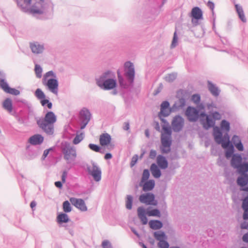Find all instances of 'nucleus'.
I'll return each mask as SVG.
<instances>
[{
	"label": "nucleus",
	"mask_w": 248,
	"mask_h": 248,
	"mask_svg": "<svg viewBox=\"0 0 248 248\" xmlns=\"http://www.w3.org/2000/svg\"><path fill=\"white\" fill-rule=\"evenodd\" d=\"M163 132L161 136V147L163 153H168L170 151L171 145V129L169 125H163L162 127Z\"/></svg>",
	"instance_id": "obj_5"
},
{
	"label": "nucleus",
	"mask_w": 248,
	"mask_h": 248,
	"mask_svg": "<svg viewBox=\"0 0 248 248\" xmlns=\"http://www.w3.org/2000/svg\"><path fill=\"white\" fill-rule=\"evenodd\" d=\"M89 147L91 150L96 152H98L100 150V147L96 144L91 143L89 145Z\"/></svg>",
	"instance_id": "obj_46"
},
{
	"label": "nucleus",
	"mask_w": 248,
	"mask_h": 248,
	"mask_svg": "<svg viewBox=\"0 0 248 248\" xmlns=\"http://www.w3.org/2000/svg\"><path fill=\"white\" fill-rule=\"evenodd\" d=\"M157 163L159 167L165 169L168 167V162L166 158L162 155H158L157 157Z\"/></svg>",
	"instance_id": "obj_24"
},
{
	"label": "nucleus",
	"mask_w": 248,
	"mask_h": 248,
	"mask_svg": "<svg viewBox=\"0 0 248 248\" xmlns=\"http://www.w3.org/2000/svg\"><path fill=\"white\" fill-rule=\"evenodd\" d=\"M184 125V119L179 116H175L172 122V129L175 131L181 130Z\"/></svg>",
	"instance_id": "obj_13"
},
{
	"label": "nucleus",
	"mask_w": 248,
	"mask_h": 248,
	"mask_svg": "<svg viewBox=\"0 0 248 248\" xmlns=\"http://www.w3.org/2000/svg\"><path fill=\"white\" fill-rule=\"evenodd\" d=\"M149 175L150 173L149 170H144L142 174L141 181L140 184V186H141L142 183H143L144 181H146L149 178Z\"/></svg>",
	"instance_id": "obj_38"
},
{
	"label": "nucleus",
	"mask_w": 248,
	"mask_h": 248,
	"mask_svg": "<svg viewBox=\"0 0 248 248\" xmlns=\"http://www.w3.org/2000/svg\"><path fill=\"white\" fill-rule=\"evenodd\" d=\"M169 103L167 101L163 102L161 105L160 113L164 116H168L169 114Z\"/></svg>",
	"instance_id": "obj_25"
},
{
	"label": "nucleus",
	"mask_w": 248,
	"mask_h": 248,
	"mask_svg": "<svg viewBox=\"0 0 248 248\" xmlns=\"http://www.w3.org/2000/svg\"><path fill=\"white\" fill-rule=\"evenodd\" d=\"M91 113L86 108H83L80 112V119L81 120L80 128L84 129L90 120Z\"/></svg>",
	"instance_id": "obj_9"
},
{
	"label": "nucleus",
	"mask_w": 248,
	"mask_h": 248,
	"mask_svg": "<svg viewBox=\"0 0 248 248\" xmlns=\"http://www.w3.org/2000/svg\"><path fill=\"white\" fill-rule=\"evenodd\" d=\"M102 246L103 248H111V245L108 241H104L102 242Z\"/></svg>",
	"instance_id": "obj_50"
},
{
	"label": "nucleus",
	"mask_w": 248,
	"mask_h": 248,
	"mask_svg": "<svg viewBox=\"0 0 248 248\" xmlns=\"http://www.w3.org/2000/svg\"><path fill=\"white\" fill-rule=\"evenodd\" d=\"M57 121L56 115L52 111L47 112L44 118H39L37 120L39 127L45 132L49 135L54 133V124Z\"/></svg>",
	"instance_id": "obj_3"
},
{
	"label": "nucleus",
	"mask_w": 248,
	"mask_h": 248,
	"mask_svg": "<svg viewBox=\"0 0 248 248\" xmlns=\"http://www.w3.org/2000/svg\"><path fill=\"white\" fill-rule=\"evenodd\" d=\"M140 201L147 205H156L157 202L155 200V196L153 194L148 193L143 194L139 197Z\"/></svg>",
	"instance_id": "obj_8"
},
{
	"label": "nucleus",
	"mask_w": 248,
	"mask_h": 248,
	"mask_svg": "<svg viewBox=\"0 0 248 248\" xmlns=\"http://www.w3.org/2000/svg\"><path fill=\"white\" fill-rule=\"evenodd\" d=\"M30 47L31 51L34 53H42L44 50V46L39 44L38 43H31L30 44Z\"/></svg>",
	"instance_id": "obj_21"
},
{
	"label": "nucleus",
	"mask_w": 248,
	"mask_h": 248,
	"mask_svg": "<svg viewBox=\"0 0 248 248\" xmlns=\"http://www.w3.org/2000/svg\"><path fill=\"white\" fill-rule=\"evenodd\" d=\"M89 171L96 181L101 179V171L98 167L93 165L91 168H89Z\"/></svg>",
	"instance_id": "obj_16"
},
{
	"label": "nucleus",
	"mask_w": 248,
	"mask_h": 248,
	"mask_svg": "<svg viewBox=\"0 0 248 248\" xmlns=\"http://www.w3.org/2000/svg\"><path fill=\"white\" fill-rule=\"evenodd\" d=\"M155 239L159 241L163 240L166 238V236L163 232H155L154 233Z\"/></svg>",
	"instance_id": "obj_36"
},
{
	"label": "nucleus",
	"mask_w": 248,
	"mask_h": 248,
	"mask_svg": "<svg viewBox=\"0 0 248 248\" xmlns=\"http://www.w3.org/2000/svg\"><path fill=\"white\" fill-rule=\"evenodd\" d=\"M243 240L245 242H248V232L244 235Z\"/></svg>",
	"instance_id": "obj_59"
},
{
	"label": "nucleus",
	"mask_w": 248,
	"mask_h": 248,
	"mask_svg": "<svg viewBox=\"0 0 248 248\" xmlns=\"http://www.w3.org/2000/svg\"><path fill=\"white\" fill-rule=\"evenodd\" d=\"M62 151L64 157L67 160L74 159L76 157V150L69 145L66 146Z\"/></svg>",
	"instance_id": "obj_12"
},
{
	"label": "nucleus",
	"mask_w": 248,
	"mask_h": 248,
	"mask_svg": "<svg viewBox=\"0 0 248 248\" xmlns=\"http://www.w3.org/2000/svg\"><path fill=\"white\" fill-rule=\"evenodd\" d=\"M243 210H244L243 214V218L244 219H248V208L243 209Z\"/></svg>",
	"instance_id": "obj_54"
},
{
	"label": "nucleus",
	"mask_w": 248,
	"mask_h": 248,
	"mask_svg": "<svg viewBox=\"0 0 248 248\" xmlns=\"http://www.w3.org/2000/svg\"><path fill=\"white\" fill-rule=\"evenodd\" d=\"M0 86L3 90L6 93L10 88L8 84L4 80H0Z\"/></svg>",
	"instance_id": "obj_42"
},
{
	"label": "nucleus",
	"mask_w": 248,
	"mask_h": 248,
	"mask_svg": "<svg viewBox=\"0 0 248 248\" xmlns=\"http://www.w3.org/2000/svg\"><path fill=\"white\" fill-rule=\"evenodd\" d=\"M156 153L155 150H152L150 151L149 156L151 158H153V159L156 156Z\"/></svg>",
	"instance_id": "obj_53"
},
{
	"label": "nucleus",
	"mask_w": 248,
	"mask_h": 248,
	"mask_svg": "<svg viewBox=\"0 0 248 248\" xmlns=\"http://www.w3.org/2000/svg\"><path fill=\"white\" fill-rule=\"evenodd\" d=\"M6 93H10L11 94L15 95H17L19 94V93H20V92L18 90H17L16 89L11 88H9V90H8V91L6 92Z\"/></svg>",
	"instance_id": "obj_44"
},
{
	"label": "nucleus",
	"mask_w": 248,
	"mask_h": 248,
	"mask_svg": "<svg viewBox=\"0 0 248 248\" xmlns=\"http://www.w3.org/2000/svg\"><path fill=\"white\" fill-rule=\"evenodd\" d=\"M201 117L202 124L205 129H208L213 126L215 125V121L219 120L221 118L220 114L217 112L212 113L208 115L204 113H202Z\"/></svg>",
	"instance_id": "obj_6"
},
{
	"label": "nucleus",
	"mask_w": 248,
	"mask_h": 248,
	"mask_svg": "<svg viewBox=\"0 0 248 248\" xmlns=\"http://www.w3.org/2000/svg\"><path fill=\"white\" fill-rule=\"evenodd\" d=\"M83 139V134L80 133L79 135H77L73 140V143L74 144H77L79 143Z\"/></svg>",
	"instance_id": "obj_41"
},
{
	"label": "nucleus",
	"mask_w": 248,
	"mask_h": 248,
	"mask_svg": "<svg viewBox=\"0 0 248 248\" xmlns=\"http://www.w3.org/2000/svg\"><path fill=\"white\" fill-rule=\"evenodd\" d=\"M138 216L140 219L142 224L145 225L148 222L147 218L146 217V212L145 209L142 207H140L138 208ZM146 214L149 216L158 217L160 216V213L158 209H155L152 210L148 211Z\"/></svg>",
	"instance_id": "obj_7"
},
{
	"label": "nucleus",
	"mask_w": 248,
	"mask_h": 248,
	"mask_svg": "<svg viewBox=\"0 0 248 248\" xmlns=\"http://www.w3.org/2000/svg\"><path fill=\"white\" fill-rule=\"evenodd\" d=\"M35 73L38 78L42 77V69L40 65L36 64L34 69Z\"/></svg>",
	"instance_id": "obj_39"
},
{
	"label": "nucleus",
	"mask_w": 248,
	"mask_h": 248,
	"mask_svg": "<svg viewBox=\"0 0 248 248\" xmlns=\"http://www.w3.org/2000/svg\"><path fill=\"white\" fill-rule=\"evenodd\" d=\"M242 161V158L240 155H234L231 160V165L234 168H237V167L240 165Z\"/></svg>",
	"instance_id": "obj_20"
},
{
	"label": "nucleus",
	"mask_w": 248,
	"mask_h": 248,
	"mask_svg": "<svg viewBox=\"0 0 248 248\" xmlns=\"http://www.w3.org/2000/svg\"><path fill=\"white\" fill-rule=\"evenodd\" d=\"M117 74H118V79H119V81L120 84H121L122 83V81L123 80V79L122 76L120 75L119 71H117Z\"/></svg>",
	"instance_id": "obj_58"
},
{
	"label": "nucleus",
	"mask_w": 248,
	"mask_h": 248,
	"mask_svg": "<svg viewBox=\"0 0 248 248\" xmlns=\"http://www.w3.org/2000/svg\"><path fill=\"white\" fill-rule=\"evenodd\" d=\"M69 200L72 205L80 211L84 212L87 210L85 202L82 199L71 198Z\"/></svg>",
	"instance_id": "obj_11"
},
{
	"label": "nucleus",
	"mask_w": 248,
	"mask_h": 248,
	"mask_svg": "<svg viewBox=\"0 0 248 248\" xmlns=\"http://www.w3.org/2000/svg\"><path fill=\"white\" fill-rule=\"evenodd\" d=\"M35 95L39 99H44L46 97L45 93L40 89L36 90Z\"/></svg>",
	"instance_id": "obj_40"
},
{
	"label": "nucleus",
	"mask_w": 248,
	"mask_h": 248,
	"mask_svg": "<svg viewBox=\"0 0 248 248\" xmlns=\"http://www.w3.org/2000/svg\"><path fill=\"white\" fill-rule=\"evenodd\" d=\"M105 159H108L112 158V155L110 153H107L105 155Z\"/></svg>",
	"instance_id": "obj_61"
},
{
	"label": "nucleus",
	"mask_w": 248,
	"mask_h": 248,
	"mask_svg": "<svg viewBox=\"0 0 248 248\" xmlns=\"http://www.w3.org/2000/svg\"><path fill=\"white\" fill-rule=\"evenodd\" d=\"M151 171L152 175L155 178H159L161 175V172L157 166L153 164L151 167Z\"/></svg>",
	"instance_id": "obj_30"
},
{
	"label": "nucleus",
	"mask_w": 248,
	"mask_h": 248,
	"mask_svg": "<svg viewBox=\"0 0 248 248\" xmlns=\"http://www.w3.org/2000/svg\"><path fill=\"white\" fill-rule=\"evenodd\" d=\"M141 186L143 187V190L144 191H150L155 186V181L153 180L148 181L142 184Z\"/></svg>",
	"instance_id": "obj_26"
},
{
	"label": "nucleus",
	"mask_w": 248,
	"mask_h": 248,
	"mask_svg": "<svg viewBox=\"0 0 248 248\" xmlns=\"http://www.w3.org/2000/svg\"><path fill=\"white\" fill-rule=\"evenodd\" d=\"M191 16L197 20L201 19L202 17V13L198 7L193 8L191 12Z\"/></svg>",
	"instance_id": "obj_22"
},
{
	"label": "nucleus",
	"mask_w": 248,
	"mask_h": 248,
	"mask_svg": "<svg viewBox=\"0 0 248 248\" xmlns=\"http://www.w3.org/2000/svg\"><path fill=\"white\" fill-rule=\"evenodd\" d=\"M237 184L240 186H246L248 183V175L242 174L237 180Z\"/></svg>",
	"instance_id": "obj_23"
},
{
	"label": "nucleus",
	"mask_w": 248,
	"mask_h": 248,
	"mask_svg": "<svg viewBox=\"0 0 248 248\" xmlns=\"http://www.w3.org/2000/svg\"><path fill=\"white\" fill-rule=\"evenodd\" d=\"M232 140L238 151H243L244 150L243 145L239 136L234 135L232 138Z\"/></svg>",
	"instance_id": "obj_19"
},
{
	"label": "nucleus",
	"mask_w": 248,
	"mask_h": 248,
	"mask_svg": "<svg viewBox=\"0 0 248 248\" xmlns=\"http://www.w3.org/2000/svg\"><path fill=\"white\" fill-rule=\"evenodd\" d=\"M57 222L59 223H67L69 219L68 216L64 213L60 214L57 217Z\"/></svg>",
	"instance_id": "obj_33"
},
{
	"label": "nucleus",
	"mask_w": 248,
	"mask_h": 248,
	"mask_svg": "<svg viewBox=\"0 0 248 248\" xmlns=\"http://www.w3.org/2000/svg\"><path fill=\"white\" fill-rule=\"evenodd\" d=\"M192 100L195 104H198L200 101V96L198 94H194L192 96Z\"/></svg>",
	"instance_id": "obj_48"
},
{
	"label": "nucleus",
	"mask_w": 248,
	"mask_h": 248,
	"mask_svg": "<svg viewBox=\"0 0 248 248\" xmlns=\"http://www.w3.org/2000/svg\"><path fill=\"white\" fill-rule=\"evenodd\" d=\"M17 4L24 12L32 14H42L45 8L44 0H17Z\"/></svg>",
	"instance_id": "obj_1"
},
{
	"label": "nucleus",
	"mask_w": 248,
	"mask_h": 248,
	"mask_svg": "<svg viewBox=\"0 0 248 248\" xmlns=\"http://www.w3.org/2000/svg\"><path fill=\"white\" fill-rule=\"evenodd\" d=\"M186 114L190 121H196L199 117V112L197 110L190 107L187 108Z\"/></svg>",
	"instance_id": "obj_15"
},
{
	"label": "nucleus",
	"mask_w": 248,
	"mask_h": 248,
	"mask_svg": "<svg viewBox=\"0 0 248 248\" xmlns=\"http://www.w3.org/2000/svg\"><path fill=\"white\" fill-rule=\"evenodd\" d=\"M66 176H67V172L65 171H63L62 173V182L63 183H64L65 182Z\"/></svg>",
	"instance_id": "obj_55"
},
{
	"label": "nucleus",
	"mask_w": 248,
	"mask_h": 248,
	"mask_svg": "<svg viewBox=\"0 0 248 248\" xmlns=\"http://www.w3.org/2000/svg\"><path fill=\"white\" fill-rule=\"evenodd\" d=\"M176 78V75L175 74L172 73L168 75V76L166 78V80L171 82L174 80Z\"/></svg>",
	"instance_id": "obj_47"
},
{
	"label": "nucleus",
	"mask_w": 248,
	"mask_h": 248,
	"mask_svg": "<svg viewBox=\"0 0 248 248\" xmlns=\"http://www.w3.org/2000/svg\"><path fill=\"white\" fill-rule=\"evenodd\" d=\"M97 84L98 86L102 87H104V88L106 90H110L114 88L116 86V81L115 80L113 79H108L105 80L102 84L100 80L97 81Z\"/></svg>",
	"instance_id": "obj_14"
},
{
	"label": "nucleus",
	"mask_w": 248,
	"mask_h": 248,
	"mask_svg": "<svg viewBox=\"0 0 248 248\" xmlns=\"http://www.w3.org/2000/svg\"><path fill=\"white\" fill-rule=\"evenodd\" d=\"M51 150V149L50 148V149H47V150H46L44 151L43 155V156L44 157V158L47 156V155H48V154L49 152V151Z\"/></svg>",
	"instance_id": "obj_57"
},
{
	"label": "nucleus",
	"mask_w": 248,
	"mask_h": 248,
	"mask_svg": "<svg viewBox=\"0 0 248 248\" xmlns=\"http://www.w3.org/2000/svg\"><path fill=\"white\" fill-rule=\"evenodd\" d=\"M220 127L223 131L227 133L230 129V123L225 120H222L220 124Z\"/></svg>",
	"instance_id": "obj_34"
},
{
	"label": "nucleus",
	"mask_w": 248,
	"mask_h": 248,
	"mask_svg": "<svg viewBox=\"0 0 248 248\" xmlns=\"http://www.w3.org/2000/svg\"><path fill=\"white\" fill-rule=\"evenodd\" d=\"M151 228L154 230L160 229L162 227V223L159 220H151L149 222Z\"/></svg>",
	"instance_id": "obj_29"
},
{
	"label": "nucleus",
	"mask_w": 248,
	"mask_h": 248,
	"mask_svg": "<svg viewBox=\"0 0 248 248\" xmlns=\"http://www.w3.org/2000/svg\"><path fill=\"white\" fill-rule=\"evenodd\" d=\"M44 137L40 134L34 135L30 138L29 142L32 145L40 144L43 142Z\"/></svg>",
	"instance_id": "obj_18"
},
{
	"label": "nucleus",
	"mask_w": 248,
	"mask_h": 248,
	"mask_svg": "<svg viewBox=\"0 0 248 248\" xmlns=\"http://www.w3.org/2000/svg\"><path fill=\"white\" fill-rule=\"evenodd\" d=\"M237 13L239 16V18L243 22H246V18L245 17L243 10L241 6L238 5V4H236L235 5Z\"/></svg>",
	"instance_id": "obj_28"
},
{
	"label": "nucleus",
	"mask_w": 248,
	"mask_h": 248,
	"mask_svg": "<svg viewBox=\"0 0 248 248\" xmlns=\"http://www.w3.org/2000/svg\"><path fill=\"white\" fill-rule=\"evenodd\" d=\"M133 197L131 195H127L126 200V207L128 209L132 208Z\"/></svg>",
	"instance_id": "obj_37"
},
{
	"label": "nucleus",
	"mask_w": 248,
	"mask_h": 248,
	"mask_svg": "<svg viewBox=\"0 0 248 248\" xmlns=\"http://www.w3.org/2000/svg\"><path fill=\"white\" fill-rule=\"evenodd\" d=\"M55 185L57 187L61 188L62 186V185L61 182L57 181L55 183Z\"/></svg>",
	"instance_id": "obj_56"
},
{
	"label": "nucleus",
	"mask_w": 248,
	"mask_h": 248,
	"mask_svg": "<svg viewBox=\"0 0 248 248\" xmlns=\"http://www.w3.org/2000/svg\"><path fill=\"white\" fill-rule=\"evenodd\" d=\"M213 135L217 143L221 144V146L224 149L228 148L225 153V156L227 158H230L233 153L234 148L230 143V138L228 133H226L223 137L219 128L216 126L213 128Z\"/></svg>",
	"instance_id": "obj_2"
},
{
	"label": "nucleus",
	"mask_w": 248,
	"mask_h": 248,
	"mask_svg": "<svg viewBox=\"0 0 248 248\" xmlns=\"http://www.w3.org/2000/svg\"><path fill=\"white\" fill-rule=\"evenodd\" d=\"M207 5L211 10H213L214 8V4L213 2L209 1L207 3Z\"/></svg>",
	"instance_id": "obj_60"
},
{
	"label": "nucleus",
	"mask_w": 248,
	"mask_h": 248,
	"mask_svg": "<svg viewBox=\"0 0 248 248\" xmlns=\"http://www.w3.org/2000/svg\"><path fill=\"white\" fill-rule=\"evenodd\" d=\"M111 140V136L108 133L102 134L99 137V143L102 146L108 145Z\"/></svg>",
	"instance_id": "obj_17"
},
{
	"label": "nucleus",
	"mask_w": 248,
	"mask_h": 248,
	"mask_svg": "<svg viewBox=\"0 0 248 248\" xmlns=\"http://www.w3.org/2000/svg\"><path fill=\"white\" fill-rule=\"evenodd\" d=\"M138 160V156L137 155H134L132 158L131 162V166H133L136 163Z\"/></svg>",
	"instance_id": "obj_52"
},
{
	"label": "nucleus",
	"mask_w": 248,
	"mask_h": 248,
	"mask_svg": "<svg viewBox=\"0 0 248 248\" xmlns=\"http://www.w3.org/2000/svg\"><path fill=\"white\" fill-rule=\"evenodd\" d=\"M125 75L128 79L132 82L135 76V70L132 63L127 62L124 63Z\"/></svg>",
	"instance_id": "obj_10"
},
{
	"label": "nucleus",
	"mask_w": 248,
	"mask_h": 248,
	"mask_svg": "<svg viewBox=\"0 0 248 248\" xmlns=\"http://www.w3.org/2000/svg\"><path fill=\"white\" fill-rule=\"evenodd\" d=\"M62 208L63 211L65 213L70 212L72 210L70 204L67 201H66L63 202L62 204Z\"/></svg>",
	"instance_id": "obj_35"
},
{
	"label": "nucleus",
	"mask_w": 248,
	"mask_h": 248,
	"mask_svg": "<svg viewBox=\"0 0 248 248\" xmlns=\"http://www.w3.org/2000/svg\"><path fill=\"white\" fill-rule=\"evenodd\" d=\"M241 228L242 229H248V224L246 222H244L243 223H242L241 224Z\"/></svg>",
	"instance_id": "obj_62"
},
{
	"label": "nucleus",
	"mask_w": 248,
	"mask_h": 248,
	"mask_svg": "<svg viewBox=\"0 0 248 248\" xmlns=\"http://www.w3.org/2000/svg\"><path fill=\"white\" fill-rule=\"evenodd\" d=\"M208 87L209 90L213 95L217 96L219 95V91L218 89L212 82H208Z\"/></svg>",
	"instance_id": "obj_27"
},
{
	"label": "nucleus",
	"mask_w": 248,
	"mask_h": 248,
	"mask_svg": "<svg viewBox=\"0 0 248 248\" xmlns=\"http://www.w3.org/2000/svg\"><path fill=\"white\" fill-rule=\"evenodd\" d=\"M177 42V37L176 36V32H175L173 35V40L171 44L172 47H175Z\"/></svg>",
	"instance_id": "obj_51"
},
{
	"label": "nucleus",
	"mask_w": 248,
	"mask_h": 248,
	"mask_svg": "<svg viewBox=\"0 0 248 248\" xmlns=\"http://www.w3.org/2000/svg\"><path fill=\"white\" fill-rule=\"evenodd\" d=\"M36 205V204L35 202L34 201H32L31 202V203L30 204V206L32 209H33L34 207H35Z\"/></svg>",
	"instance_id": "obj_64"
},
{
	"label": "nucleus",
	"mask_w": 248,
	"mask_h": 248,
	"mask_svg": "<svg viewBox=\"0 0 248 248\" xmlns=\"http://www.w3.org/2000/svg\"><path fill=\"white\" fill-rule=\"evenodd\" d=\"M42 83L50 92L55 94H58V81L53 71H48L44 75Z\"/></svg>",
	"instance_id": "obj_4"
},
{
	"label": "nucleus",
	"mask_w": 248,
	"mask_h": 248,
	"mask_svg": "<svg viewBox=\"0 0 248 248\" xmlns=\"http://www.w3.org/2000/svg\"><path fill=\"white\" fill-rule=\"evenodd\" d=\"M3 108L8 112H11L12 111V102L10 98L6 99L3 103Z\"/></svg>",
	"instance_id": "obj_32"
},
{
	"label": "nucleus",
	"mask_w": 248,
	"mask_h": 248,
	"mask_svg": "<svg viewBox=\"0 0 248 248\" xmlns=\"http://www.w3.org/2000/svg\"><path fill=\"white\" fill-rule=\"evenodd\" d=\"M236 169L239 173L245 174V172L248 171V162L241 163Z\"/></svg>",
	"instance_id": "obj_31"
},
{
	"label": "nucleus",
	"mask_w": 248,
	"mask_h": 248,
	"mask_svg": "<svg viewBox=\"0 0 248 248\" xmlns=\"http://www.w3.org/2000/svg\"><path fill=\"white\" fill-rule=\"evenodd\" d=\"M242 208L243 209H248V196L246 197L243 201L242 203Z\"/></svg>",
	"instance_id": "obj_49"
},
{
	"label": "nucleus",
	"mask_w": 248,
	"mask_h": 248,
	"mask_svg": "<svg viewBox=\"0 0 248 248\" xmlns=\"http://www.w3.org/2000/svg\"><path fill=\"white\" fill-rule=\"evenodd\" d=\"M158 246L160 248H168L169 246V244L164 240L160 241Z\"/></svg>",
	"instance_id": "obj_43"
},
{
	"label": "nucleus",
	"mask_w": 248,
	"mask_h": 248,
	"mask_svg": "<svg viewBox=\"0 0 248 248\" xmlns=\"http://www.w3.org/2000/svg\"><path fill=\"white\" fill-rule=\"evenodd\" d=\"M124 129L125 130H127L129 128V125L128 123H124Z\"/></svg>",
	"instance_id": "obj_63"
},
{
	"label": "nucleus",
	"mask_w": 248,
	"mask_h": 248,
	"mask_svg": "<svg viewBox=\"0 0 248 248\" xmlns=\"http://www.w3.org/2000/svg\"><path fill=\"white\" fill-rule=\"evenodd\" d=\"M41 105L44 106L46 104H47V108L49 109L51 108L52 105L51 102L47 99H43L41 101Z\"/></svg>",
	"instance_id": "obj_45"
}]
</instances>
